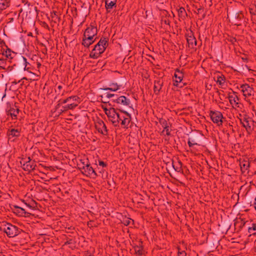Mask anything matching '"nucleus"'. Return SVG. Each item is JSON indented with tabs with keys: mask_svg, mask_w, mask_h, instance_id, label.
I'll return each mask as SVG.
<instances>
[{
	"mask_svg": "<svg viewBox=\"0 0 256 256\" xmlns=\"http://www.w3.org/2000/svg\"><path fill=\"white\" fill-rule=\"evenodd\" d=\"M80 98L76 96H72L68 97L66 99H60L58 102L56 108V110H60V112L62 113L69 110L74 108L80 103Z\"/></svg>",
	"mask_w": 256,
	"mask_h": 256,
	"instance_id": "1",
	"label": "nucleus"
},
{
	"mask_svg": "<svg viewBox=\"0 0 256 256\" xmlns=\"http://www.w3.org/2000/svg\"><path fill=\"white\" fill-rule=\"evenodd\" d=\"M0 230L5 232L10 238L18 236L21 232L20 229L18 226L6 222L0 224Z\"/></svg>",
	"mask_w": 256,
	"mask_h": 256,
	"instance_id": "2",
	"label": "nucleus"
},
{
	"mask_svg": "<svg viewBox=\"0 0 256 256\" xmlns=\"http://www.w3.org/2000/svg\"><path fill=\"white\" fill-rule=\"evenodd\" d=\"M118 124L121 122V125L124 128H128V126L131 120V117L130 114L126 111H120L118 112Z\"/></svg>",
	"mask_w": 256,
	"mask_h": 256,
	"instance_id": "3",
	"label": "nucleus"
},
{
	"mask_svg": "<svg viewBox=\"0 0 256 256\" xmlns=\"http://www.w3.org/2000/svg\"><path fill=\"white\" fill-rule=\"evenodd\" d=\"M240 120L242 125L246 128L248 132H252L254 126V122L252 118L245 115L242 118H240Z\"/></svg>",
	"mask_w": 256,
	"mask_h": 256,
	"instance_id": "4",
	"label": "nucleus"
},
{
	"mask_svg": "<svg viewBox=\"0 0 256 256\" xmlns=\"http://www.w3.org/2000/svg\"><path fill=\"white\" fill-rule=\"evenodd\" d=\"M210 116L212 120L218 126L222 125L223 116L221 112L218 111H212L210 112Z\"/></svg>",
	"mask_w": 256,
	"mask_h": 256,
	"instance_id": "5",
	"label": "nucleus"
},
{
	"mask_svg": "<svg viewBox=\"0 0 256 256\" xmlns=\"http://www.w3.org/2000/svg\"><path fill=\"white\" fill-rule=\"evenodd\" d=\"M118 112L115 108H111V110L108 112L107 115L109 120L112 122L114 126H118Z\"/></svg>",
	"mask_w": 256,
	"mask_h": 256,
	"instance_id": "6",
	"label": "nucleus"
},
{
	"mask_svg": "<svg viewBox=\"0 0 256 256\" xmlns=\"http://www.w3.org/2000/svg\"><path fill=\"white\" fill-rule=\"evenodd\" d=\"M105 50V48H104L97 44L90 52V56L92 58L96 59L104 52Z\"/></svg>",
	"mask_w": 256,
	"mask_h": 256,
	"instance_id": "7",
	"label": "nucleus"
},
{
	"mask_svg": "<svg viewBox=\"0 0 256 256\" xmlns=\"http://www.w3.org/2000/svg\"><path fill=\"white\" fill-rule=\"evenodd\" d=\"M95 126L99 132L105 136L107 135L108 130L104 122L100 118L97 119L95 122Z\"/></svg>",
	"mask_w": 256,
	"mask_h": 256,
	"instance_id": "8",
	"label": "nucleus"
},
{
	"mask_svg": "<svg viewBox=\"0 0 256 256\" xmlns=\"http://www.w3.org/2000/svg\"><path fill=\"white\" fill-rule=\"evenodd\" d=\"M83 170L82 173L87 176L96 177L97 176V174L94 170V168L90 166L88 162H87L86 166H82V168Z\"/></svg>",
	"mask_w": 256,
	"mask_h": 256,
	"instance_id": "9",
	"label": "nucleus"
},
{
	"mask_svg": "<svg viewBox=\"0 0 256 256\" xmlns=\"http://www.w3.org/2000/svg\"><path fill=\"white\" fill-rule=\"evenodd\" d=\"M240 88L245 97H249L254 95V89L248 84H242Z\"/></svg>",
	"mask_w": 256,
	"mask_h": 256,
	"instance_id": "10",
	"label": "nucleus"
},
{
	"mask_svg": "<svg viewBox=\"0 0 256 256\" xmlns=\"http://www.w3.org/2000/svg\"><path fill=\"white\" fill-rule=\"evenodd\" d=\"M232 22L235 25L240 26L244 16L242 11H238L232 14Z\"/></svg>",
	"mask_w": 256,
	"mask_h": 256,
	"instance_id": "11",
	"label": "nucleus"
},
{
	"mask_svg": "<svg viewBox=\"0 0 256 256\" xmlns=\"http://www.w3.org/2000/svg\"><path fill=\"white\" fill-rule=\"evenodd\" d=\"M97 32L98 30L96 27L93 26H90L86 30L84 36V37L90 36V38H94V36L96 35Z\"/></svg>",
	"mask_w": 256,
	"mask_h": 256,
	"instance_id": "12",
	"label": "nucleus"
},
{
	"mask_svg": "<svg viewBox=\"0 0 256 256\" xmlns=\"http://www.w3.org/2000/svg\"><path fill=\"white\" fill-rule=\"evenodd\" d=\"M186 38L188 47L191 48H194L196 46V40L192 32L186 35Z\"/></svg>",
	"mask_w": 256,
	"mask_h": 256,
	"instance_id": "13",
	"label": "nucleus"
},
{
	"mask_svg": "<svg viewBox=\"0 0 256 256\" xmlns=\"http://www.w3.org/2000/svg\"><path fill=\"white\" fill-rule=\"evenodd\" d=\"M174 77L175 78V80H174V85L176 86H178V84L182 82L184 74L179 69L176 68L175 70V72L174 74Z\"/></svg>",
	"mask_w": 256,
	"mask_h": 256,
	"instance_id": "14",
	"label": "nucleus"
},
{
	"mask_svg": "<svg viewBox=\"0 0 256 256\" xmlns=\"http://www.w3.org/2000/svg\"><path fill=\"white\" fill-rule=\"evenodd\" d=\"M20 112L19 109L16 106H10V109L6 110V114L8 116H10L12 120H16L17 118V116Z\"/></svg>",
	"mask_w": 256,
	"mask_h": 256,
	"instance_id": "15",
	"label": "nucleus"
},
{
	"mask_svg": "<svg viewBox=\"0 0 256 256\" xmlns=\"http://www.w3.org/2000/svg\"><path fill=\"white\" fill-rule=\"evenodd\" d=\"M28 160L24 162L22 164V168L24 170L31 171L35 168L36 164L34 162H32L30 157L28 158Z\"/></svg>",
	"mask_w": 256,
	"mask_h": 256,
	"instance_id": "16",
	"label": "nucleus"
},
{
	"mask_svg": "<svg viewBox=\"0 0 256 256\" xmlns=\"http://www.w3.org/2000/svg\"><path fill=\"white\" fill-rule=\"evenodd\" d=\"M160 122L164 128L162 133L168 136H170L171 130L169 128V124L168 122L164 119H162L160 120Z\"/></svg>",
	"mask_w": 256,
	"mask_h": 256,
	"instance_id": "17",
	"label": "nucleus"
},
{
	"mask_svg": "<svg viewBox=\"0 0 256 256\" xmlns=\"http://www.w3.org/2000/svg\"><path fill=\"white\" fill-rule=\"evenodd\" d=\"M114 102L118 104H120L124 106H128L130 104V100L126 98L125 96H120L116 98L113 100Z\"/></svg>",
	"mask_w": 256,
	"mask_h": 256,
	"instance_id": "18",
	"label": "nucleus"
},
{
	"mask_svg": "<svg viewBox=\"0 0 256 256\" xmlns=\"http://www.w3.org/2000/svg\"><path fill=\"white\" fill-rule=\"evenodd\" d=\"M95 38H90V36H86L84 37V36H83L82 44L83 45L84 47L88 48L90 45L92 44L94 41Z\"/></svg>",
	"mask_w": 256,
	"mask_h": 256,
	"instance_id": "19",
	"label": "nucleus"
},
{
	"mask_svg": "<svg viewBox=\"0 0 256 256\" xmlns=\"http://www.w3.org/2000/svg\"><path fill=\"white\" fill-rule=\"evenodd\" d=\"M116 1L117 0H106V8L108 12H110V10L114 6H116Z\"/></svg>",
	"mask_w": 256,
	"mask_h": 256,
	"instance_id": "20",
	"label": "nucleus"
},
{
	"mask_svg": "<svg viewBox=\"0 0 256 256\" xmlns=\"http://www.w3.org/2000/svg\"><path fill=\"white\" fill-rule=\"evenodd\" d=\"M228 100L230 104L234 106H238V98L236 94L229 95Z\"/></svg>",
	"mask_w": 256,
	"mask_h": 256,
	"instance_id": "21",
	"label": "nucleus"
},
{
	"mask_svg": "<svg viewBox=\"0 0 256 256\" xmlns=\"http://www.w3.org/2000/svg\"><path fill=\"white\" fill-rule=\"evenodd\" d=\"M20 128H12L8 132V134L12 137H18L20 136Z\"/></svg>",
	"mask_w": 256,
	"mask_h": 256,
	"instance_id": "22",
	"label": "nucleus"
},
{
	"mask_svg": "<svg viewBox=\"0 0 256 256\" xmlns=\"http://www.w3.org/2000/svg\"><path fill=\"white\" fill-rule=\"evenodd\" d=\"M110 87H106L103 88L104 90H110L116 92L120 88V86L116 83H112L110 84Z\"/></svg>",
	"mask_w": 256,
	"mask_h": 256,
	"instance_id": "23",
	"label": "nucleus"
},
{
	"mask_svg": "<svg viewBox=\"0 0 256 256\" xmlns=\"http://www.w3.org/2000/svg\"><path fill=\"white\" fill-rule=\"evenodd\" d=\"M134 248L136 254L138 256H142L144 254L143 248L142 244L139 246H134Z\"/></svg>",
	"mask_w": 256,
	"mask_h": 256,
	"instance_id": "24",
	"label": "nucleus"
},
{
	"mask_svg": "<svg viewBox=\"0 0 256 256\" xmlns=\"http://www.w3.org/2000/svg\"><path fill=\"white\" fill-rule=\"evenodd\" d=\"M10 6V2L8 0H0V10H6Z\"/></svg>",
	"mask_w": 256,
	"mask_h": 256,
	"instance_id": "25",
	"label": "nucleus"
},
{
	"mask_svg": "<svg viewBox=\"0 0 256 256\" xmlns=\"http://www.w3.org/2000/svg\"><path fill=\"white\" fill-rule=\"evenodd\" d=\"M216 83L220 86H222L225 82V77L223 74H218L216 76Z\"/></svg>",
	"mask_w": 256,
	"mask_h": 256,
	"instance_id": "26",
	"label": "nucleus"
},
{
	"mask_svg": "<svg viewBox=\"0 0 256 256\" xmlns=\"http://www.w3.org/2000/svg\"><path fill=\"white\" fill-rule=\"evenodd\" d=\"M240 166L242 170L246 171L250 166V162L246 160H243L240 162Z\"/></svg>",
	"mask_w": 256,
	"mask_h": 256,
	"instance_id": "27",
	"label": "nucleus"
},
{
	"mask_svg": "<svg viewBox=\"0 0 256 256\" xmlns=\"http://www.w3.org/2000/svg\"><path fill=\"white\" fill-rule=\"evenodd\" d=\"M256 224L252 223L248 228V232L250 234H255L256 233Z\"/></svg>",
	"mask_w": 256,
	"mask_h": 256,
	"instance_id": "28",
	"label": "nucleus"
},
{
	"mask_svg": "<svg viewBox=\"0 0 256 256\" xmlns=\"http://www.w3.org/2000/svg\"><path fill=\"white\" fill-rule=\"evenodd\" d=\"M98 44H100V46L105 48L106 49V46H108V42L106 38H101Z\"/></svg>",
	"mask_w": 256,
	"mask_h": 256,
	"instance_id": "29",
	"label": "nucleus"
},
{
	"mask_svg": "<svg viewBox=\"0 0 256 256\" xmlns=\"http://www.w3.org/2000/svg\"><path fill=\"white\" fill-rule=\"evenodd\" d=\"M14 54L11 51V50L9 48L6 49L3 53V54L4 55L6 58H12V54Z\"/></svg>",
	"mask_w": 256,
	"mask_h": 256,
	"instance_id": "30",
	"label": "nucleus"
},
{
	"mask_svg": "<svg viewBox=\"0 0 256 256\" xmlns=\"http://www.w3.org/2000/svg\"><path fill=\"white\" fill-rule=\"evenodd\" d=\"M14 208H16V212L20 215H23L26 214L24 209L22 208H20L18 206H14Z\"/></svg>",
	"mask_w": 256,
	"mask_h": 256,
	"instance_id": "31",
	"label": "nucleus"
},
{
	"mask_svg": "<svg viewBox=\"0 0 256 256\" xmlns=\"http://www.w3.org/2000/svg\"><path fill=\"white\" fill-rule=\"evenodd\" d=\"M161 87H162V84L160 83V82H158L156 83H155L154 86V92H159L161 89Z\"/></svg>",
	"mask_w": 256,
	"mask_h": 256,
	"instance_id": "32",
	"label": "nucleus"
},
{
	"mask_svg": "<svg viewBox=\"0 0 256 256\" xmlns=\"http://www.w3.org/2000/svg\"><path fill=\"white\" fill-rule=\"evenodd\" d=\"M0 68L4 70L6 68V61L4 59H0Z\"/></svg>",
	"mask_w": 256,
	"mask_h": 256,
	"instance_id": "33",
	"label": "nucleus"
},
{
	"mask_svg": "<svg viewBox=\"0 0 256 256\" xmlns=\"http://www.w3.org/2000/svg\"><path fill=\"white\" fill-rule=\"evenodd\" d=\"M249 11H250V14L252 15L256 16V6H254L250 8Z\"/></svg>",
	"mask_w": 256,
	"mask_h": 256,
	"instance_id": "34",
	"label": "nucleus"
},
{
	"mask_svg": "<svg viewBox=\"0 0 256 256\" xmlns=\"http://www.w3.org/2000/svg\"><path fill=\"white\" fill-rule=\"evenodd\" d=\"M188 144L189 146L190 147H192L194 145L198 144L196 142H194L193 140H190V138H188Z\"/></svg>",
	"mask_w": 256,
	"mask_h": 256,
	"instance_id": "35",
	"label": "nucleus"
},
{
	"mask_svg": "<svg viewBox=\"0 0 256 256\" xmlns=\"http://www.w3.org/2000/svg\"><path fill=\"white\" fill-rule=\"evenodd\" d=\"M132 221V220L130 218H126V220H124L123 223L125 226H128L130 224V223Z\"/></svg>",
	"mask_w": 256,
	"mask_h": 256,
	"instance_id": "36",
	"label": "nucleus"
},
{
	"mask_svg": "<svg viewBox=\"0 0 256 256\" xmlns=\"http://www.w3.org/2000/svg\"><path fill=\"white\" fill-rule=\"evenodd\" d=\"M178 14H180L182 15L186 13V10L184 8H180L178 10Z\"/></svg>",
	"mask_w": 256,
	"mask_h": 256,
	"instance_id": "37",
	"label": "nucleus"
},
{
	"mask_svg": "<svg viewBox=\"0 0 256 256\" xmlns=\"http://www.w3.org/2000/svg\"><path fill=\"white\" fill-rule=\"evenodd\" d=\"M98 165L102 168H105L107 166L106 163L102 160H98Z\"/></svg>",
	"mask_w": 256,
	"mask_h": 256,
	"instance_id": "38",
	"label": "nucleus"
},
{
	"mask_svg": "<svg viewBox=\"0 0 256 256\" xmlns=\"http://www.w3.org/2000/svg\"><path fill=\"white\" fill-rule=\"evenodd\" d=\"M62 88V86L61 85H59L57 86V89L56 90V92L58 93L57 96L60 94V92Z\"/></svg>",
	"mask_w": 256,
	"mask_h": 256,
	"instance_id": "39",
	"label": "nucleus"
},
{
	"mask_svg": "<svg viewBox=\"0 0 256 256\" xmlns=\"http://www.w3.org/2000/svg\"><path fill=\"white\" fill-rule=\"evenodd\" d=\"M105 96L108 98H110L112 97H114L115 95L114 94H112L110 93H106L104 94Z\"/></svg>",
	"mask_w": 256,
	"mask_h": 256,
	"instance_id": "40",
	"label": "nucleus"
},
{
	"mask_svg": "<svg viewBox=\"0 0 256 256\" xmlns=\"http://www.w3.org/2000/svg\"><path fill=\"white\" fill-rule=\"evenodd\" d=\"M178 256H186V254L185 251H178Z\"/></svg>",
	"mask_w": 256,
	"mask_h": 256,
	"instance_id": "41",
	"label": "nucleus"
},
{
	"mask_svg": "<svg viewBox=\"0 0 256 256\" xmlns=\"http://www.w3.org/2000/svg\"><path fill=\"white\" fill-rule=\"evenodd\" d=\"M111 108H105V107H104L102 106V108L104 110V112L105 114H106V116L108 115V112L110 110H111Z\"/></svg>",
	"mask_w": 256,
	"mask_h": 256,
	"instance_id": "42",
	"label": "nucleus"
},
{
	"mask_svg": "<svg viewBox=\"0 0 256 256\" xmlns=\"http://www.w3.org/2000/svg\"><path fill=\"white\" fill-rule=\"evenodd\" d=\"M236 39L235 38H233L232 40H231V42L232 43H234V42H236Z\"/></svg>",
	"mask_w": 256,
	"mask_h": 256,
	"instance_id": "43",
	"label": "nucleus"
},
{
	"mask_svg": "<svg viewBox=\"0 0 256 256\" xmlns=\"http://www.w3.org/2000/svg\"><path fill=\"white\" fill-rule=\"evenodd\" d=\"M87 162H88V160H86V162H82L83 166H86V164Z\"/></svg>",
	"mask_w": 256,
	"mask_h": 256,
	"instance_id": "44",
	"label": "nucleus"
},
{
	"mask_svg": "<svg viewBox=\"0 0 256 256\" xmlns=\"http://www.w3.org/2000/svg\"><path fill=\"white\" fill-rule=\"evenodd\" d=\"M24 60V61L25 63H26V59L24 58H23Z\"/></svg>",
	"mask_w": 256,
	"mask_h": 256,
	"instance_id": "45",
	"label": "nucleus"
},
{
	"mask_svg": "<svg viewBox=\"0 0 256 256\" xmlns=\"http://www.w3.org/2000/svg\"><path fill=\"white\" fill-rule=\"evenodd\" d=\"M64 92H62V94H61V96H64Z\"/></svg>",
	"mask_w": 256,
	"mask_h": 256,
	"instance_id": "46",
	"label": "nucleus"
},
{
	"mask_svg": "<svg viewBox=\"0 0 256 256\" xmlns=\"http://www.w3.org/2000/svg\"><path fill=\"white\" fill-rule=\"evenodd\" d=\"M26 206H28V207H31L29 204H26Z\"/></svg>",
	"mask_w": 256,
	"mask_h": 256,
	"instance_id": "47",
	"label": "nucleus"
}]
</instances>
